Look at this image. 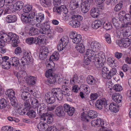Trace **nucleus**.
<instances>
[{
    "label": "nucleus",
    "instance_id": "1",
    "mask_svg": "<svg viewBox=\"0 0 131 131\" xmlns=\"http://www.w3.org/2000/svg\"><path fill=\"white\" fill-rule=\"evenodd\" d=\"M103 106L107 111L110 110L111 112L115 113L119 111L120 107L116 105V103L114 102L112 103L109 105L108 100L106 99H98L96 102V106L98 109H102Z\"/></svg>",
    "mask_w": 131,
    "mask_h": 131
},
{
    "label": "nucleus",
    "instance_id": "2",
    "mask_svg": "<svg viewBox=\"0 0 131 131\" xmlns=\"http://www.w3.org/2000/svg\"><path fill=\"white\" fill-rule=\"evenodd\" d=\"M1 39L4 42H9L12 41V44L13 47H17L19 43L18 36L12 32H9L8 35L3 33L1 35Z\"/></svg>",
    "mask_w": 131,
    "mask_h": 131
},
{
    "label": "nucleus",
    "instance_id": "3",
    "mask_svg": "<svg viewBox=\"0 0 131 131\" xmlns=\"http://www.w3.org/2000/svg\"><path fill=\"white\" fill-rule=\"evenodd\" d=\"M93 59L95 60V65L97 68L102 67L104 65L106 61L104 54L102 52H100L97 54H95Z\"/></svg>",
    "mask_w": 131,
    "mask_h": 131
},
{
    "label": "nucleus",
    "instance_id": "4",
    "mask_svg": "<svg viewBox=\"0 0 131 131\" xmlns=\"http://www.w3.org/2000/svg\"><path fill=\"white\" fill-rule=\"evenodd\" d=\"M88 116L83 113L82 114L81 120L85 122H88L89 120L88 118L90 119H93L97 116V113L95 111L93 110H90L87 113Z\"/></svg>",
    "mask_w": 131,
    "mask_h": 131
},
{
    "label": "nucleus",
    "instance_id": "5",
    "mask_svg": "<svg viewBox=\"0 0 131 131\" xmlns=\"http://www.w3.org/2000/svg\"><path fill=\"white\" fill-rule=\"evenodd\" d=\"M72 19L74 20L70 21L69 24L73 28H77L80 26V23L79 21L82 20L83 17L79 15H72Z\"/></svg>",
    "mask_w": 131,
    "mask_h": 131
},
{
    "label": "nucleus",
    "instance_id": "6",
    "mask_svg": "<svg viewBox=\"0 0 131 131\" xmlns=\"http://www.w3.org/2000/svg\"><path fill=\"white\" fill-rule=\"evenodd\" d=\"M68 38L66 36L60 39L57 46V49L59 51L63 50L68 43Z\"/></svg>",
    "mask_w": 131,
    "mask_h": 131
},
{
    "label": "nucleus",
    "instance_id": "7",
    "mask_svg": "<svg viewBox=\"0 0 131 131\" xmlns=\"http://www.w3.org/2000/svg\"><path fill=\"white\" fill-rule=\"evenodd\" d=\"M45 25L42 28L39 30V33L42 34H45L50 38H51L52 36L51 35V31L50 29L49 25L47 23L44 24Z\"/></svg>",
    "mask_w": 131,
    "mask_h": 131
},
{
    "label": "nucleus",
    "instance_id": "8",
    "mask_svg": "<svg viewBox=\"0 0 131 131\" xmlns=\"http://www.w3.org/2000/svg\"><path fill=\"white\" fill-rule=\"evenodd\" d=\"M116 44L120 47L127 48L129 46L131 43L128 38H123L121 40H118L116 41Z\"/></svg>",
    "mask_w": 131,
    "mask_h": 131
},
{
    "label": "nucleus",
    "instance_id": "9",
    "mask_svg": "<svg viewBox=\"0 0 131 131\" xmlns=\"http://www.w3.org/2000/svg\"><path fill=\"white\" fill-rule=\"evenodd\" d=\"M31 14V13L30 14L28 13L27 14H23L21 15V19L23 23L26 24L30 23L32 21V19L34 17V14Z\"/></svg>",
    "mask_w": 131,
    "mask_h": 131
},
{
    "label": "nucleus",
    "instance_id": "10",
    "mask_svg": "<svg viewBox=\"0 0 131 131\" xmlns=\"http://www.w3.org/2000/svg\"><path fill=\"white\" fill-rule=\"evenodd\" d=\"M128 24L127 23L122 24L121 28V32L124 37H129L131 33L129 30L128 27H127Z\"/></svg>",
    "mask_w": 131,
    "mask_h": 131
},
{
    "label": "nucleus",
    "instance_id": "11",
    "mask_svg": "<svg viewBox=\"0 0 131 131\" xmlns=\"http://www.w3.org/2000/svg\"><path fill=\"white\" fill-rule=\"evenodd\" d=\"M90 0H84V2L81 3V7L82 12L84 13H87L90 9Z\"/></svg>",
    "mask_w": 131,
    "mask_h": 131
},
{
    "label": "nucleus",
    "instance_id": "12",
    "mask_svg": "<svg viewBox=\"0 0 131 131\" xmlns=\"http://www.w3.org/2000/svg\"><path fill=\"white\" fill-rule=\"evenodd\" d=\"M16 76L18 80L19 81H25L27 78V74L24 71H21L18 72Z\"/></svg>",
    "mask_w": 131,
    "mask_h": 131
},
{
    "label": "nucleus",
    "instance_id": "13",
    "mask_svg": "<svg viewBox=\"0 0 131 131\" xmlns=\"http://www.w3.org/2000/svg\"><path fill=\"white\" fill-rule=\"evenodd\" d=\"M91 47L92 49L96 53L100 50L101 46L99 42L94 41L91 43Z\"/></svg>",
    "mask_w": 131,
    "mask_h": 131
},
{
    "label": "nucleus",
    "instance_id": "14",
    "mask_svg": "<svg viewBox=\"0 0 131 131\" xmlns=\"http://www.w3.org/2000/svg\"><path fill=\"white\" fill-rule=\"evenodd\" d=\"M47 119V122L48 123L50 124L53 121V118L51 115L49 113H43L41 118V119L44 121Z\"/></svg>",
    "mask_w": 131,
    "mask_h": 131
},
{
    "label": "nucleus",
    "instance_id": "15",
    "mask_svg": "<svg viewBox=\"0 0 131 131\" xmlns=\"http://www.w3.org/2000/svg\"><path fill=\"white\" fill-rule=\"evenodd\" d=\"M81 1L80 0H71L70 7L71 9H75L78 8L80 4H81Z\"/></svg>",
    "mask_w": 131,
    "mask_h": 131
},
{
    "label": "nucleus",
    "instance_id": "16",
    "mask_svg": "<svg viewBox=\"0 0 131 131\" xmlns=\"http://www.w3.org/2000/svg\"><path fill=\"white\" fill-rule=\"evenodd\" d=\"M91 123L93 126L96 125L98 127L100 126L102 127V128H103V126H105L104 125V122L100 118L93 121H91Z\"/></svg>",
    "mask_w": 131,
    "mask_h": 131
},
{
    "label": "nucleus",
    "instance_id": "17",
    "mask_svg": "<svg viewBox=\"0 0 131 131\" xmlns=\"http://www.w3.org/2000/svg\"><path fill=\"white\" fill-rule=\"evenodd\" d=\"M55 113L56 115L58 117H63L65 115V113L62 106H59L56 107Z\"/></svg>",
    "mask_w": 131,
    "mask_h": 131
},
{
    "label": "nucleus",
    "instance_id": "18",
    "mask_svg": "<svg viewBox=\"0 0 131 131\" xmlns=\"http://www.w3.org/2000/svg\"><path fill=\"white\" fill-rule=\"evenodd\" d=\"M116 69L112 68L110 71L109 70L108 73L106 74V77H104V78L108 79H111L113 76L116 74Z\"/></svg>",
    "mask_w": 131,
    "mask_h": 131
},
{
    "label": "nucleus",
    "instance_id": "19",
    "mask_svg": "<svg viewBox=\"0 0 131 131\" xmlns=\"http://www.w3.org/2000/svg\"><path fill=\"white\" fill-rule=\"evenodd\" d=\"M24 5V3L21 1H18L14 4L13 6L14 10H19L21 9Z\"/></svg>",
    "mask_w": 131,
    "mask_h": 131
},
{
    "label": "nucleus",
    "instance_id": "20",
    "mask_svg": "<svg viewBox=\"0 0 131 131\" xmlns=\"http://www.w3.org/2000/svg\"><path fill=\"white\" fill-rule=\"evenodd\" d=\"M11 65L14 67H17L19 64V59L18 58L14 57H12L9 59Z\"/></svg>",
    "mask_w": 131,
    "mask_h": 131
},
{
    "label": "nucleus",
    "instance_id": "21",
    "mask_svg": "<svg viewBox=\"0 0 131 131\" xmlns=\"http://www.w3.org/2000/svg\"><path fill=\"white\" fill-rule=\"evenodd\" d=\"M17 17L14 15H8L6 18V20L8 23H14L16 21Z\"/></svg>",
    "mask_w": 131,
    "mask_h": 131
},
{
    "label": "nucleus",
    "instance_id": "22",
    "mask_svg": "<svg viewBox=\"0 0 131 131\" xmlns=\"http://www.w3.org/2000/svg\"><path fill=\"white\" fill-rule=\"evenodd\" d=\"M86 81L88 84L92 85L95 84L96 82V79L92 76L89 75L87 78Z\"/></svg>",
    "mask_w": 131,
    "mask_h": 131
},
{
    "label": "nucleus",
    "instance_id": "23",
    "mask_svg": "<svg viewBox=\"0 0 131 131\" xmlns=\"http://www.w3.org/2000/svg\"><path fill=\"white\" fill-rule=\"evenodd\" d=\"M58 77L57 75H54L52 76H50L46 81V83L48 84L54 83L58 81L56 80L57 77Z\"/></svg>",
    "mask_w": 131,
    "mask_h": 131
},
{
    "label": "nucleus",
    "instance_id": "24",
    "mask_svg": "<svg viewBox=\"0 0 131 131\" xmlns=\"http://www.w3.org/2000/svg\"><path fill=\"white\" fill-rule=\"evenodd\" d=\"M36 81V79L35 77L33 76L28 77L27 78L26 80L27 83L29 85H33L35 84Z\"/></svg>",
    "mask_w": 131,
    "mask_h": 131
},
{
    "label": "nucleus",
    "instance_id": "25",
    "mask_svg": "<svg viewBox=\"0 0 131 131\" xmlns=\"http://www.w3.org/2000/svg\"><path fill=\"white\" fill-rule=\"evenodd\" d=\"M95 54H96V53L92 49H88L86 51L85 56L90 58L92 59V58H93L94 57Z\"/></svg>",
    "mask_w": 131,
    "mask_h": 131
},
{
    "label": "nucleus",
    "instance_id": "26",
    "mask_svg": "<svg viewBox=\"0 0 131 131\" xmlns=\"http://www.w3.org/2000/svg\"><path fill=\"white\" fill-rule=\"evenodd\" d=\"M126 2L125 0H121L119 3L117 4L114 7L115 11L116 12H118L121 10L123 6L125 4Z\"/></svg>",
    "mask_w": 131,
    "mask_h": 131
},
{
    "label": "nucleus",
    "instance_id": "27",
    "mask_svg": "<svg viewBox=\"0 0 131 131\" xmlns=\"http://www.w3.org/2000/svg\"><path fill=\"white\" fill-rule=\"evenodd\" d=\"M102 25L101 21L99 20H95L93 21L92 24V27L94 29H97Z\"/></svg>",
    "mask_w": 131,
    "mask_h": 131
},
{
    "label": "nucleus",
    "instance_id": "28",
    "mask_svg": "<svg viewBox=\"0 0 131 131\" xmlns=\"http://www.w3.org/2000/svg\"><path fill=\"white\" fill-rule=\"evenodd\" d=\"M100 14V10L96 8H92L90 12L91 16L93 18L97 17Z\"/></svg>",
    "mask_w": 131,
    "mask_h": 131
},
{
    "label": "nucleus",
    "instance_id": "29",
    "mask_svg": "<svg viewBox=\"0 0 131 131\" xmlns=\"http://www.w3.org/2000/svg\"><path fill=\"white\" fill-rule=\"evenodd\" d=\"M6 95L9 98H13L15 97V92L12 89H8L5 92Z\"/></svg>",
    "mask_w": 131,
    "mask_h": 131
},
{
    "label": "nucleus",
    "instance_id": "30",
    "mask_svg": "<svg viewBox=\"0 0 131 131\" xmlns=\"http://www.w3.org/2000/svg\"><path fill=\"white\" fill-rule=\"evenodd\" d=\"M8 59H5L2 63V68L5 69H8L11 66V64L10 61H8Z\"/></svg>",
    "mask_w": 131,
    "mask_h": 131
},
{
    "label": "nucleus",
    "instance_id": "31",
    "mask_svg": "<svg viewBox=\"0 0 131 131\" xmlns=\"http://www.w3.org/2000/svg\"><path fill=\"white\" fill-rule=\"evenodd\" d=\"M48 126L46 123H40L38 125V128L40 131H45L47 129Z\"/></svg>",
    "mask_w": 131,
    "mask_h": 131
},
{
    "label": "nucleus",
    "instance_id": "32",
    "mask_svg": "<svg viewBox=\"0 0 131 131\" xmlns=\"http://www.w3.org/2000/svg\"><path fill=\"white\" fill-rule=\"evenodd\" d=\"M103 96V94L101 92L97 93L93 92L91 94L90 98H101Z\"/></svg>",
    "mask_w": 131,
    "mask_h": 131
},
{
    "label": "nucleus",
    "instance_id": "33",
    "mask_svg": "<svg viewBox=\"0 0 131 131\" xmlns=\"http://www.w3.org/2000/svg\"><path fill=\"white\" fill-rule=\"evenodd\" d=\"M26 114L30 118H34L36 116V113L34 111L30 109L26 111Z\"/></svg>",
    "mask_w": 131,
    "mask_h": 131
},
{
    "label": "nucleus",
    "instance_id": "34",
    "mask_svg": "<svg viewBox=\"0 0 131 131\" xmlns=\"http://www.w3.org/2000/svg\"><path fill=\"white\" fill-rule=\"evenodd\" d=\"M36 20L38 22H41L44 19V15L41 13L37 14L36 15Z\"/></svg>",
    "mask_w": 131,
    "mask_h": 131
},
{
    "label": "nucleus",
    "instance_id": "35",
    "mask_svg": "<svg viewBox=\"0 0 131 131\" xmlns=\"http://www.w3.org/2000/svg\"><path fill=\"white\" fill-rule=\"evenodd\" d=\"M45 37L43 36H40L35 39L37 43L40 45V44L44 43L46 41Z\"/></svg>",
    "mask_w": 131,
    "mask_h": 131
},
{
    "label": "nucleus",
    "instance_id": "36",
    "mask_svg": "<svg viewBox=\"0 0 131 131\" xmlns=\"http://www.w3.org/2000/svg\"><path fill=\"white\" fill-rule=\"evenodd\" d=\"M59 55L58 52L57 51H55L50 57L49 60L52 61L55 60H57L59 59Z\"/></svg>",
    "mask_w": 131,
    "mask_h": 131
},
{
    "label": "nucleus",
    "instance_id": "37",
    "mask_svg": "<svg viewBox=\"0 0 131 131\" xmlns=\"http://www.w3.org/2000/svg\"><path fill=\"white\" fill-rule=\"evenodd\" d=\"M8 101L5 99H1L0 100V108L3 109L6 107L7 105Z\"/></svg>",
    "mask_w": 131,
    "mask_h": 131
},
{
    "label": "nucleus",
    "instance_id": "38",
    "mask_svg": "<svg viewBox=\"0 0 131 131\" xmlns=\"http://www.w3.org/2000/svg\"><path fill=\"white\" fill-rule=\"evenodd\" d=\"M75 48L77 49L80 53H83L85 50V49L84 45L82 44H80L77 45Z\"/></svg>",
    "mask_w": 131,
    "mask_h": 131
},
{
    "label": "nucleus",
    "instance_id": "39",
    "mask_svg": "<svg viewBox=\"0 0 131 131\" xmlns=\"http://www.w3.org/2000/svg\"><path fill=\"white\" fill-rule=\"evenodd\" d=\"M39 33V30L36 28H32L30 29L29 34L30 35L34 36L38 34Z\"/></svg>",
    "mask_w": 131,
    "mask_h": 131
},
{
    "label": "nucleus",
    "instance_id": "40",
    "mask_svg": "<svg viewBox=\"0 0 131 131\" xmlns=\"http://www.w3.org/2000/svg\"><path fill=\"white\" fill-rule=\"evenodd\" d=\"M82 37L81 35L78 34V35L72 40V42L75 44L80 43L81 41Z\"/></svg>",
    "mask_w": 131,
    "mask_h": 131
},
{
    "label": "nucleus",
    "instance_id": "41",
    "mask_svg": "<svg viewBox=\"0 0 131 131\" xmlns=\"http://www.w3.org/2000/svg\"><path fill=\"white\" fill-rule=\"evenodd\" d=\"M32 9V6L30 5H27L24 6L23 8V11L25 13H28L30 12Z\"/></svg>",
    "mask_w": 131,
    "mask_h": 131
},
{
    "label": "nucleus",
    "instance_id": "42",
    "mask_svg": "<svg viewBox=\"0 0 131 131\" xmlns=\"http://www.w3.org/2000/svg\"><path fill=\"white\" fill-rule=\"evenodd\" d=\"M48 70H47L45 73V75L47 78L50 77L53 75V69L52 68H48Z\"/></svg>",
    "mask_w": 131,
    "mask_h": 131
},
{
    "label": "nucleus",
    "instance_id": "43",
    "mask_svg": "<svg viewBox=\"0 0 131 131\" xmlns=\"http://www.w3.org/2000/svg\"><path fill=\"white\" fill-rule=\"evenodd\" d=\"M63 7H65L64 6H61L60 7L57 8H54L53 9V11L56 12L60 14L61 12L63 11Z\"/></svg>",
    "mask_w": 131,
    "mask_h": 131
},
{
    "label": "nucleus",
    "instance_id": "44",
    "mask_svg": "<svg viewBox=\"0 0 131 131\" xmlns=\"http://www.w3.org/2000/svg\"><path fill=\"white\" fill-rule=\"evenodd\" d=\"M79 81L77 74H75L72 80H70V83L72 84H74V83H79Z\"/></svg>",
    "mask_w": 131,
    "mask_h": 131
},
{
    "label": "nucleus",
    "instance_id": "45",
    "mask_svg": "<svg viewBox=\"0 0 131 131\" xmlns=\"http://www.w3.org/2000/svg\"><path fill=\"white\" fill-rule=\"evenodd\" d=\"M40 2L41 5L45 7H48L50 4V3L45 0H40Z\"/></svg>",
    "mask_w": 131,
    "mask_h": 131
},
{
    "label": "nucleus",
    "instance_id": "46",
    "mask_svg": "<svg viewBox=\"0 0 131 131\" xmlns=\"http://www.w3.org/2000/svg\"><path fill=\"white\" fill-rule=\"evenodd\" d=\"M103 27L106 30H108L112 28V26L110 23H107L104 24Z\"/></svg>",
    "mask_w": 131,
    "mask_h": 131
},
{
    "label": "nucleus",
    "instance_id": "47",
    "mask_svg": "<svg viewBox=\"0 0 131 131\" xmlns=\"http://www.w3.org/2000/svg\"><path fill=\"white\" fill-rule=\"evenodd\" d=\"M21 96L22 98H29L31 96V95L28 92L24 91L22 93Z\"/></svg>",
    "mask_w": 131,
    "mask_h": 131
},
{
    "label": "nucleus",
    "instance_id": "48",
    "mask_svg": "<svg viewBox=\"0 0 131 131\" xmlns=\"http://www.w3.org/2000/svg\"><path fill=\"white\" fill-rule=\"evenodd\" d=\"M113 89L115 91H120L122 90L123 88L121 85L117 84L114 85Z\"/></svg>",
    "mask_w": 131,
    "mask_h": 131
},
{
    "label": "nucleus",
    "instance_id": "49",
    "mask_svg": "<svg viewBox=\"0 0 131 131\" xmlns=\"http://www.w3.org/2000/svg\"><path fill=\"white\" fill-rule=\"evenodd\" d=\"M115 59L114 58H112L111 57L108 58L107 59V61L108 64L111 67H114V63Z\"/></svg>",
    "mask_w": 131,
    "mask_h": 131
},
{
    "label": "nucleus",
    "instance_id": "50",
    "mask_svg": "<svg viewBox=\"0 0 131 131\" xmlns=\"http://www.w3.org/2000/svg\"><path fill=\"white\" fill-rule=\"evenodd\" d=\"M40 53L48 54V51L47 48L45 47H42L40 49Z\"/></svg>",
    "mask_w": 131,
    "mask_h": 131
},
{
    "label": "nucleus",
    "instance_id": "51",
    "mask_svg": "<svg viewBox=\"0 0 131 131\" xmlns=\"http://www.w3.org/2000/svg\"><path fill=\"white\" fill-rule=\"evenodd\" d=\"M91 59L92 58H90L85 56L84 60V64L87 65L89 64L91 62Z\"/></svg>",
    "mask_w": 131,
    "mask_h": 131
},
{
    "label": "nucleus",
    "instance_id": "52",
    "mask_svg": "<svg viewBox=\"0 0 131 131\" xmlns=\"http://www.w3.org/2000/svg\"><path fill=\"white\" fill-rule=\"evenodd\" d=\"M31 55L30 53L27 52H25L24 53L23 57L26 59L27 61L29 62L30 59Z\"/></svg>",
    "mask_w": 131,
    "mask_h": 131
},
{
    "label": "nucleus",
    "instance_id": "53",
    "mask_svg": "<svg viewBox=\"0 0 131 131\" xmlns=\"http://www.w3.org/2000/svg\"><path fill=\"white\" fill-rule=\"evenodd\" d=\"M11 103L13 106L16 107L17 105V102L16 99H9Z\"/></svg>",
    "mask_w": 131,
    "mask_h": 131
},
{
    "label": "nucleus",
    "instance_id": "54",
    "mask_svg": "<svg viewBox=\"0 0 131 131\" xmlns=\"http://www.w3.org/2000/svg\"><path fill=\"white\" fill-rule=\"evenodd\" d=\"M26 42L29 45L32 43H35V40H34V38L33 37L29 38L26 40Z\"/></svg>",
    "mask_w": 131,
    "mask_h": 131
},
{
    "label": "nucleus",
    "instance_id": "55",
    "mask_svg": "<svg viewBox=\"0 0 131 131\" xmlns=\"http://www.w3.org/2000/svg\"><path fill=\"white\" fill-rule=\"evenodd\" d=\"M31 104L36 107H38V108L39 107V106H38L39 104V101L37 99H34L32 101Z\"/></svg>",
    "mask_w": 131,
    "mask_h": 131
},
{
    "label": "nucleus",
    "instance_id": "56",
    "mask_svg": "<svg viewBox=\"0 0 131 131\" xmlns=\"http://www.w3.org/2000/svg\"><path fill=\"white\" fill-rule=\"evenodd\" d=\"M49 94H50V98H56V97L57 98H61V97L59 96V95L58 94H56L54 93L50 92Z\"/></svg>",
    "mask_w": 131,
    "mask_h": 131
},
{
    "label": "nucleus",
    "instance_id": "57",
    "mask_svg": "<svg viewBox=\"0 0 131 131\" xmlns=\"http://www.w3.org/2000/svg\"><path fill=\"white\" fill-rule=\"evenodd\" d=\"M77 33L75 31L71 32L70 34V37L72 40L78 35Z\"/></svg>",
    "mask_w": 131,
    "mask_h": 131
},
{
    "label": "nucleus",
    "instance_id": "58",
    "mask_svg": "<svg viewBox=\"0 0 131 131\" xmlns=\"http://www.w3.org/2000/svg\"><path fill=\"white\" fill-rule=\"evenodd\" d=\"M74 112V109L73 107H71L70 109H69L68 110V111L66 112L70 116H72Z\"/></svg>",
    "mask_w": 131,
    "mask_h": 131
},
{
    "label": "nucleus",
    "instance_id": "59",
    "mask_svg": "<svg viewBox=\"0 0 131 131\" xmlns=\"http://www.w3.org/2000/svg\"><path fill=\"white\" fill-rule=\"evenodd\" d=\"M108 69L106 67H104L102 69V72H103V76H104V77H106V74L108 73L109 71Z\"/></svg>",
    "mask_w": 131,
    "mask_h": 131
},
{
    "label": "nucleus",
    "instance_id": "60",
    "mask_svg": "<svg viewBox=\"0 0 131 131\" xmlns=\"http://www.w3.org/2000/svg\"><path fill=\"white\" fill-rule=\"evenodd\" d=\"M114 101L116 103V105L117 106H118L119 107H120L121 105V101H122L120 99H113Z\"/></svg>",
    "mask_w": 131,
    "mask_h": 131
},
{
    "label": "nucleus",
    "instance_id": "61",
    "mask_svg": "<svg viewBox=\"0 0 131 131\" xmlns=\"http://www.w3.org/2000/svg\"><path fill=\"white\" fill-rule=\"evenodd\" d=\"M21 62L23 66L29 63V61H27L26 59H25L23 57L21 59Z\"/></svg>",
    "mask_w": 131,
    "mask_h": 131
},
{
    "label": "nucleus",
    "instance_id": "62",
    "mask_svg": "<svg viewBox=\"0 0 131 131\" xmlns=\"http://www.w3.org/2000/svg\"><path fill=\"white\" fill-rule=\"evenodd\" d=\"M122 95L118 93H115L113 94L112 98H122Z\"/></svg>",
    "mask_w": 131,
    "mask_h": 131
},
{
    "label": "nucleus",
    "instance_id": "63",
    "mask_svg": "<svg viewBox=\"0 0 131 131\" xmlns=\"http://www.w3.org/2000/svg\"><path fill=\"white\" fill-rule=\"evenodd\" d=\"M54 93L56 94H58V95H59V96L61 97V98L62 96V93H61L60 91L61 89L59 88H57L54 89Z\"/></svg>",
    "mask_w": 131,
    "mask_h": 131
},
{
    "label": "nucleus",
    "instance_id": "64",
    "mask_svg": "<svg viewBox=\"0 0 131 131\" xmlns=\"http://www.w3.org/2000/svg\"><path fill=\"white\" fill-rule=\"evenodd\" d=\"M47 128L48 131H57V128L55 126H50Z\"/></svg>",
    "mask_w": 131,
    "mask_h": 131
}]
</instances>
